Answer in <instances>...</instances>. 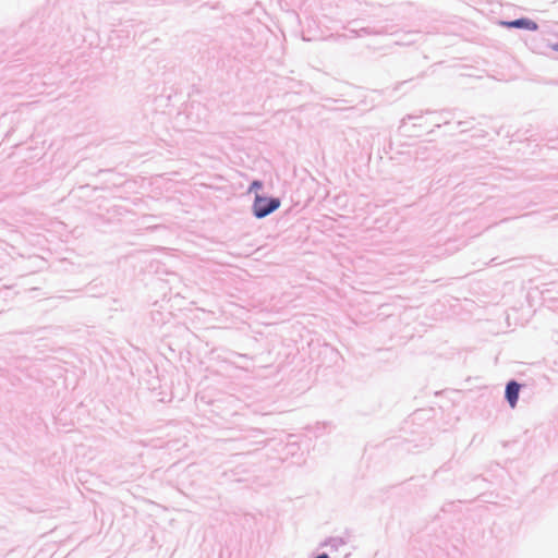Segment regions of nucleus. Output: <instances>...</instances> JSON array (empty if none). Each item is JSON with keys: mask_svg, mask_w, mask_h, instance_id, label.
I'll return each instance as SVG.
<instances>
[{"mask_svg": "<svg viewBox=\"0 0 558 558\" xmlns=\"http://www.w3.org/2000/svg\"><path fill=\"white\" fill-rule=\"evenodd\" d=\"M279 198H269L259 194L255 195L253 203V213L257 218H264L280 207Z\"/></svg>", "mask_w": 558, "mask_h": 558, "instance_id": "nucleus-1", "label": "nucleus"}, {"mask_svg": "<svg viewBox=\"0 0 558 558\" xmlns=\"http://www.w3.org/2000/svg\"><path fill=\"white\" fill-rule=\"evenodd\" d=\"M501 25L508 28H524L529 31H536L538 25L530 19H519L510 22H501Z\"/></svg>", "mask_w": 558, "mask_h": 558, "instance_id": "nucleus-2", "label": "nucleus"}, {"mask_svg": "<svg viewBox=\"0 0 558 558\" xmlns=\"http://www.w3.org/2000/svg\"><path fill=\"white\" fill-rule=\"evenodd\" d=\"M520 385L517 381L508 383L506 387V399L511 408H514L518 402Z\"/></svg>", "mask_w": 558, "mask_h": 558, "instance_id": "nucleus-3", "label": "nucleus"}, {"mask_svg": "<svg viewBox=\"0 0 558 558\" xmlns=\"http://www.w3.org/2000/svg\"><path fill=\"white\" fill-rule=\"evenodd\" d=\"M260 187H262V182L260 181H253L251 186H250V192L256 191V190H258Z\"/></svg>", "mask_w": 558, "mask_h": 558, "instance_id": "nucleus-4", "label": "nucleus"}, {"mask_svg": "<svg viewBox=\"0 0 558 558\" xmlns=\"http://www.w3.org/2000/svg\"><path fill=\"white\" fill-rule=\"evenodd\" d=\"M316 558H329L327 554H322L319 556H317Z\"/></svg>", "mask_w": 558, "mask_h": 558, "instance_id": "nucleus-5", "label": "nucleus"}, {"mask_svg": "<svg viewBox=\"0 0 558 558\" xmlns=\"http://www.w3.org/2000/svg\"><path fill=\"white\" fill-rule=\"evenodd\" d=\"M551 48L555 50V51H558V44H555L551 46Z\"/></svg>", "mask_w": 558, "mask_h": 558, "instance_id": "nucleus-6", "label": "nucleus"}]
</instances>
